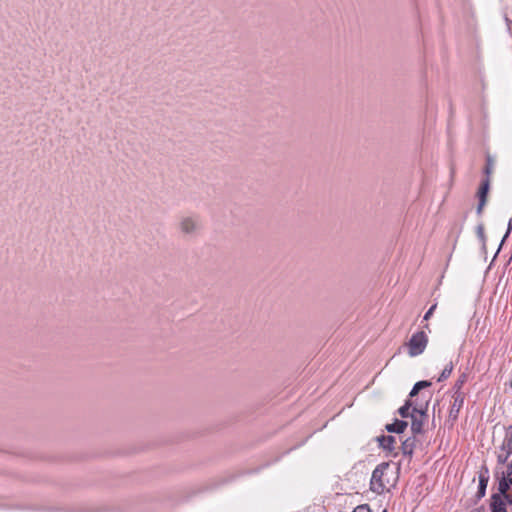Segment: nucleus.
I'll use <instances>...</instances> for the list:
<instances>
[{
	"label": "nucleus",
	"instance_id": "1",
	"mask_svg": "<svg viewBox=\"0 0 512 512\" xmlns=\"http://www.w3.org/2000/svg\"><path fill=\"white\" fill-rule=\"evenodd\" d=\"M177 229L184 237H196L202 230V221L200 216L197 214L181 216L177 223Z\"/></svg>",
	"mask_w": 512,
	"mask_h": 512
},
{
	"label": "nucleus",
	"instance_id": "2",
	"mask_svg": "<svg viewBox=\"0 0 512 512\" xmlns=\"http://www.w3.org/2000/svg\"><path fill=\"white\" fill-rule=\"evenodd\" d=\"M389 468V463L383 462L376 466L372 472L370 480V489L377 493L382 494L386 489V483L384 482V474Z\"/></svg>",
	"mask_w": 512,
	"mask_h": 512
},
{
	"label": "nucleus",
	"instance_id": "3",
	"mask_svg": "<svg viewBox=\"0 0 512 512\" xmlns=\"http://www.w3.org/2000/svg\"><path fill=\"white\" fill-rule=\"evenodd\" d=\"M427 343L428 336L424 330L414 333L408 342L409 355L414 357L422 354Z\"/></svg>",
	"mask_w": 512,
	"mask_h": 512
},
{
	"label": "nucleus",
	"instance_id": "4",
	"mask_svg": "<svg viewBox=\"0 0 512 512\" xmlns=\"http://www.w3.org/2000/svg\"><path fill=\"white\" fill-rule=\"evenodd\" d=\"M427 418V408L413 407L411 413V431L413 435L422 434L424 422Z\"/></svg>",
	"mask_w": 512,
	"mask_h": 512
},
{
	"label": "nucleus",
	"instance_id": "5",
	"mask_svg": "<svg viewBox=\"0 0 512 512\" xmlns=\"http://www.w3.org/2000/svg\"><path fill=\"white\" fill-rule=\"evenodd\" d=\"M491 179H482L480 186L477 191V197L479 199V203L476 208V212L478 215H481L484 209V206L487 203V197L490 190Z\"/></svg>",
	"mask_w": 512,
	"mask_h": 512
},
{
	"label": "nucleus",
	"instance_id": "6",
	"mask_svg": "<svg viewBox=\"0 0 512 512\" xmlns=\"http://www.w3.org/2000/svg\"><path fill=\"white\" fill-rule=\"evenodd\" d=\"M377 442H378L379 446L383 450L387 451V453L390 456L396 457L398 455V452L396 451V447H395L396 438L394 436L381 435V436L377 437Z\"/></svg>",
	"mask_w": 512,
	"mask_h": 512
},
{
	"label": "nucleus",
	"instance_id": "7",
	"mask_svg": "<svg viewBox=\"0 0 512 512\" xmlns=\"http://www.w3.org/2000/svg\"><path fill=\"white\" fill-rule=\"evenodd\" d=\"M453 401L449 410V419L452 421H456L459 416V412L464 405L465 394H453Z\"/></svg>",
	"mask_w": 512,
	"mask_h": 512
},
{
	"label": "nucleus",
	"instance_id": "8",
	"mask_svg": "<svg viewBox=\"0 0 512 512\" xmlns=\"http://www.w3.org/2000/svg\"><path fill=\"white\" fill-rule=\"evenodd\" d=\"M512 487V461L507 465L506 472L502 473V476L498 481V491L501 493H505L506 491H510Z\"/></svg>",
	"mask_w": 512,
	"mask_h": 512
},
{
	"label": "nucleus",
	"instance_id": "9",
	"mask_svg": "<svg viewBox=\"0 0 512 512\" xmlns=\"http://www.w3.org/2000/svg\"><path fill=\"white\" fill-rule=\"evenodd\" d=\"M489 481V475H488V469L485 468L479 473V484H478V490L475 495L476 501L480 500L485 496L486 488Z\"/></svg>",
	"mask_w": 512,
	"mask_h": 512
},
{
	"label": "nucleus",
	"instance_id": "10",
	"mask_svg": "<svg viewBox=\"0 0 512 512\" xmlns=\"http://www.w3.org/2000/svg\"><path fill=\"white\" fill-rule=\"evenodd\" d=\"M506 502L503 499V497L500 495V493H494L491 496V512H507L506 511Z\"/></svg>",
	"mask_w": 512,
	"mask_h": 512
},
{
	"label": "nucleus",
	"instance_id": "11",
	"mask_svg": "<svg viewBox=\"0 0 512 512\" xmlns=\"http://www.w3.org/2000/svg\"><path fill=\"white\" fill-rule=\"evenodd\" d=\"M408 423L404 420L395 419L393 423L387 424L385 429L389 433H403L407 428Z\"/></svg>",
	"mask_w": 512,
	"mask_h": 512
},
{
	"label": "nucleus",
	"instance_id": "12",
	"mask_svg": "<svg viewBox=\"0 0 512 512\" xmlns=\"http://www.w3.org/2000/svg\"><path fill=\"white\" fill-rule=\"evenodd\" d=\"M415 437H409L406 440H404L401 444V451L404 456H408L409 458L412 457L414 448H415Z\"/></svg>",
	"mask_w": 512,
	"mask_h": 512
},
{
	"label": "nucleus",
	"instance_id": "13",
	"mask_svg": "<svg viewBox=\"0 0 512 512\" xmlns=\"http://www.w3.org/2000/svg\"><path fill=\"white\" fill-rule=\"evenodd\" d=\"M485 161H486V163L483 168L484 179H490L491 175L494 172L495 159L491 154L487 153L486 157H485Z\"/></svg>",
	"mask_w": 512,
	"mask_h": 512
},
{
	"label": "nucleus",
	"instance_id": "14",
	"mask_svg": "<svg viewBox=\"0 0 512 512\" xmlns=\"http://www.w3.org/2000/svg\"><path fill=\"white\" fill-rule=\"evenodd\" d=\"M413 407H417V405L414 404V402L411 400V399H407L404 403L403 406H401L399 409H398V414L402 417V418H411V413L410 412V409L413 410Z\"/></svg>",
	"mask_w": 512,
	"mask_h": 512
},
{
	"label": "nucleus",
	"instance_id": "15",
	"mask_svg": "<svg viewBox=\"0 0 512 512\" xmlns=\"http://www.w3.org/2000/svg\"><path fill=\"white\" fill-rule=\"evenodd\" d=\"M502 451H508V454H512V425L506 430V435L501 446Z\"/></svg>",
	"mask_w": 512,
	"mask_h": 512
},
{
	"label": "nucleus",
	"instance_id": "16",
	"mask_svg": "<svg viewBox=\"0 0 512 512\" xmlns=\"http://www.w3.org/2000/svg\"><path fill=\"white\" fill-rule=\"evenodd\" d=\"M432 385L430 381L427 380H421L414 384L412 390L409 393V397L413 398L415 397L422 389L428 388Z\"/></svg>",
	"mask_w": 512,
	"mask_h": 512
},
{
	"label": "nucleus",
	"instance_id": "17",
	"mask_svg": "<svg viewBox=\"0 0 512 512\" xmlns=\"http://www.w3.org/2000/svg\"><path fill=\"white\" fill-rule=\"evenodd\" d=\"M467 381V374L465 373H462L458 379L456 380L454 386H453V394H465L463 391H462V387L463 385L466 383Z\"/></svg>",
	"mask_w": 512,
	"mask_h": 512
},
{
	"label": "nucleus",
	"instance_id": "18",
	"mask_svg": "<svg viewBox=\"0 0 512 512\" xmlns=\"http://www.w3.org/2000/svg\"><path fill=\"white\" fill-rule=\"evenodd\" d=\"M452 371H453V363L450 362L449 364H447L445 366V368L441 372L437 381L442 382V381L446 380L451 375Z\"/></svg>",
	"mask_w": 512,
	"mask_h": 512
},
{
	"label": "nucleus",
	"instance_id": "19",
	"mask_svg": "<svg viewBox=\"0 0 512 512\" xmlns=\"http://www.w3.org/2000/svg\"><path fill=\"white\" fill-rule=\"evenodd\" d=\"M511 454H508V451H500L498 454H497V462L498 464H505L509 458Z\"/></svg>",
	"mask_w": 512,
	"mask_h": 512
},
{
	"label": "nucleus",
	"instance_id": "20",
	"mask_svg": "<svg viewBox=\"0 0 512 512\" xmlns=\"http://www.w3.org/2000/svg\"><path fill=\"white\" fill-rule=\"evenodd\" d=\"M476 232H477V236L479 237V239L481 240V242H482L483 244H485L486 237H485V232H484V226H483V224H479V225L477 226V230H476Z\"/></svg>",
	"mask_w": 512,
	"mask_h": 512
},
{
	"label": "nucleus",
	"instance_id": "21",
	"mask_svg": "<svg viewBox=\"0 0 512 512\" xmlns=\"http://www.w3.org/2000/svg\"><path fill=\"white\" fill-rule=\"evenodd\" d=\"M499 493L505 500L506 504L512 506V493L509 491H506L505 493H501V492H499Z\"/></svg>",
	"mask_w": 512,
	"mask_h": 512
},
{
	"label": "nucleus",
	"instance_id": "22",
	"mask_svg": "<svg viewBox=\"0 0 512 512\" xmlns=\"http://www.w3.org/2000/svg\"><path fill=\"white\" fill-rule=\"evenodd\" d=\"M436 307H437V304L435 303V304H433V305L428 309V311L425 313V315H424V317H423L424 321H428V320L431 318V316L433 315V313H434V311H435Z\"/></svg>",
	"mask_w": 512,
	"mask_h": 512
},
{
	"label": "nucleus",
	"instance_id": "23",
	"mask_svg": "<svg viewBox=\"0 0 512 512\" xmlns=\"http://www.w3.org/2000/svg\"><path fill=\"white\" fill-rule=\"evenodd\" d=\"M352 512H370V509L367 504H362L357 506Z\"/></svg>",
	"mask_w": 512,
	"mask_h": 512
},
{
	"label": "nucleus",
	"instance_id": "24",
	"mask_svg": "<svg viewBox=\"0 0 512 512\" xmlns=\"http://www.w3.org/2000/svg\"><path fill=\"white\" fill-rule=\"evenodd\" d=\"M511 230H512V219H510V221L508 223V228H507V231H506V233H505V235H504V237L502 239V242H504L507 239V237L509 236Z\"/></svg>",
	"mask_w": 512,
	"mask_h": 512
},
{
	"label": "nucleus",
	"instance_id": "25",
	"mask_svg": "<svg viewBox=\"0 0 512 512\" xmlns=\"http://www.w3.org/2000/svg\"><path fill=\"white\" fill-rule=\"evenodd\" d=\"M423 328L430 331L429 324H427V323L423 326Z\"/></svg>",
	"mask_w": 512,
	"mask_h": 512
},
{
	"label": "nucleus",
	"instance_id": "26",
	"mask_svg": "<svg viewBox=\"0 0 512 512\" xmlns=\"http://www.w3.org/2000/svg\"><path fill=\"white\" fill-rule=\"evenodd\" d=\"M502 244H503V242L501 241V244H500L499 248H497V251H500Z\"/></svg>",
	"mask_w": 512,
	"mask_h": 512
},
{
	"label": "nucleus",
	"instance_id": "27",
	"mask_svg": "<svg viewBox=\"0 0 512 512\" xmlns=\"http://www.w3.org/2000/svg\"><path fill=\"white\" fill-rule=\"evenodd\" d=\"M476 512H485V511H483L481 509H476Z\"/></svg>",
	"mask_w": 512,
	"mask_h": 512
},
{
	"label": "nucleus",
	"instance_id": "28",
	"mask_svg": "<svg viewBox=\"0 0 512 512\" xmlns=\"http://www.w3.org/2000/svg\"><path fill=\"white\" fill-rule=\"evenodd\" d=\"M472 512H476V509H475V510H473Z\"/></svg>",
	"mask_w": 512,
	"mask_h": 512
},
{
	"label": "nucleus",
	"instance_id": "29",
	"mask_svg": "<svg viewBox=\"0 0 512 512\" xmlns=\"http://www.w3.org/2000/svg\"><path fill=\"white\" fill-rule=\"evenodd\" d=\"M383 512H386V510H384Z\"/></svg>",
	"mask_w": 512,
	"mask_h": 512
}]
</instances>
